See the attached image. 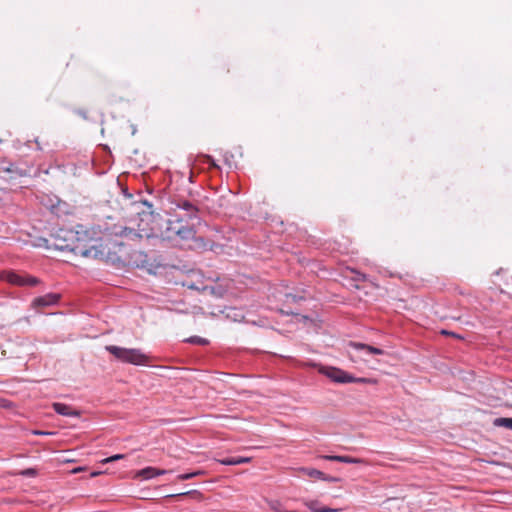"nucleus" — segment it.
I'll return each instance as SVG.
<instances>
[{
    "label": "nucleus",
    "instance_id": "obj_1",
    "mask_svg": "<svg viewBox=\"0 0 512 512\" xmlns=\"http://www.w3.org/2000/svg\"><path fill=\"white\" fill-rule=\"evenodd\" d=\"M177 207L184 212V214H176L174 218L167 220L165 230L162 232V237L165 240L173 242L175 245L184 246L187 242L196 240V230L194 223H189V220L197 219V207L187 200H182L177 204Z\"/></svg>",
    "mask_w": 512,
    "mask_h": 512
},
{
    "label": "nucleus",
    "instance_id": "obj_2",
    "mask_svg": "<svg viewBox=\"0 0 512 512\" xmlns=\"http://www.w3.org/2000/svg\"><path fill=\"white\" fill-rule=\"evenodd\" d=\"M133 214L138 219H130L131 225L123 227L117 235L126 238L127 240L136 241L143 238H150L154 235L153 227V212L152 205L147 201H136L131 203Z\"/></svg>",
    "mask_w": 512,
    "mask_h": 512
},
{
    "label": "nucleus",
    "instance_id": "obj_3",
    "mask_svg": "<svg viewBox=\"0 0 512 512\" xmlns=\"http://www.w3.org/2000/svg\"><path fill=\"white\" fill-rule=\"evenodd\" d=\"M106 350L112 354L117 360L132 365H147L149 356L142 350L136 348H123L115 345L106 346Z\"/></svg>",
    "mask_w": 512,
    "mask_h": 512
},
{
    "label": "nucleus",
    "instance_id": "obj_4",
    "mask_svg": "<svg viewBox=\"0 0 512 512\" xmlns=\"http://www.w3.org/2000/svg\"><path fill=\"white\" fill-rule=\"evenodd\" d=\"M96 241L87 229L79 225L76 229L73 253L82 257H95L98 253Z\"/></svg>",
    "mask_w": 512,
    "mask_h": 512
},
{
    "label": "nucleus",
    "instance_id": "obj_5",
    "mask_svg": "<svg viewBox=\"0 0 512 512\" xmlns=\"http://www.w3.org/2000/svg\"><path fill=\"white\" fill-rule=\"evenodd\" d=\"M76 237V229L60 228L53 234V246L60 251L73 253Z\"/></svg>",
    "mask_w": 512,
    "mask_h": 512
},
{
    "label": "nucleus",
    "instance_id": "obj_6",
    "mask_svg": "<svg viewBox=\"0 0 512 512\" xmlns=\"http://www.w3.org/2000/svg\"><path fill=\"white\" fill-rule=\"evenodd\" d=\"M0 279L17 286H35L40 282L39 279L34 276L18 274L12 271L0 273Z\"/></svg>",
    "mask_w": 512,
    "mask_h": 512
},
{
    "label": "nucleus",
    "instance_id": "obj_7",
    "mask_svg": "<svg viewBox=\"0 0 512 512\" xmlns=\"http://www.w3.org/2000/svg\"><path fill=\"white\" fill-rule=\"evenodd\" d=\"M319 373L325 375L330 380L336 383H352L354 380V376L336 367L321 366L319 368Z\"/></svg>",
    "mask_w": 512,
    "mask_h": 512
},
{
    "label": "nucleus",
    "instance_id": "obj_8",
    "mask_svg": "<svg viewBox=\"0 0 512 512\" xmlns=\"http://www.w3.org/2000/svg\"><path fill=\"white\" fill-rule=\"evenodd\" d=\"M59 300H60V294H58V293H48L46 295L36 297L32 301V306L34 308H37V307H49V306L56 305Z\"/></svg>",
    "mask_w": 512,
    "mask_h": 512
},
{
    "label": "nucleus",
    "instance_id": "obj_9",
    "mask_svg": "<svg viewBox=\"0 0 512 512\" xmlns=\"http://www.w3.org/2000/svg\"><path fill=\"white\" fill-rule=\"evenodd\" d=\"M348 346L356 351L364 352V354L370 355H382L384 354V351L380 348L370 346L364 343L359 342H350Z\"/></svg>",
    "mask_w": 512,
    "mask_h": 512
},
{
    "label": "nucleus",
    "instance_id": "obj_10",
    "mask_svg": "<svg viewBox=\"0 0 512 512\" xmlns=\"http://www.w3.org/2000/svg\"><path fill=\"white\" fill-rule=\"evenodd\" d=\"M52 407L54 411L62 416L67 417H78L80 416V412L78 410L73 409L70 405L61 403V402H55L52 404Z\"/></svg>",
    "mask_w": 512,
    "mask_h": 512
},
{
    "label": "nucleus",
    "instance_id": "obj_11",
    "mask_svg": "<svg viewBox=\"0 0 512 512\" xmlns=\"http://www.w3.org/2000/svg\"><path fill=\"white\" fill-rule=\"evenodd\" d=\"M323 459L328 461L342 462L347 464H363L365 461L361 458H354L346 455H325Z\"/></svg>",
    "mask_w": 512,
    "mask_h": 512
},
{
    "label": "nucleus",
    "instance_id": "obj_12",
    "mask_svg": "<svg viewBox=\"0 0 512 512\" xmlns=\"http://www.w3.org/2000/svg\"><path fill=\"white\" fill-rule=\"evenodd\" d=\"M218 462L222 465L233 466L240 465L244 463L250 462L249 457H227L223 459H219Z\"/></svg>",
    "mask_w": 512,
    "mask_h": 512
},
{
    "label": "nucleus",
    "instance_id": "obj_13",
    "mask_svg": "<svg viewBox=\"0 0 512 512\" xmlns=\"http://www.w3.org/2000/svg\"><path fill=\"white\" fill-rule=\"evenodd\" d=\"M298 471L311 478L321 479V477H324V473L315 468L301 467L298 469Z\"/></svg>",
    "mask_w": 512,
    "mask_h": 512
},
{
    "label": "nucleus",
    "instance_id": "obj_14",
    "mask_svg": "<svg viewBox=\"0 0 512 512\" xmlns=\"http://www.w3.org/2000/svg\"><path fill=\"white\" fill-rule=\"evenodd\" d=\"M306 506L312 512H334L335 511L334 509H330L325 506H320L318 501H309L306 503Z\"/></svg>",
    "mask_w": 512,
    "mask_h": 512
},
{
    "label": "nucleus",
    "instance_id": "obj_15",
    "mask_svg": "<svg viewBox=\"0 0 512 512\" xmlns=\"http://www.w3.org/2000/svg\"><path fill=\"white\" fill-rule=\"evenodd\" d=\"M136 477L144 480L155 478L154 467H146L137 471Z\"/></svg>",
    "mask_w": 512,
    "mask_h": 512
},
{
    "label": "nucleus",
    "instance_id": "obj_16",
    "mask_svg": "<svg viewBox=\"0 0 512 512\" xmlns=\"http://www.w3.org/2000/svg\"><path fill=\"white\" fill-rule=\"evenodd\" d=\"M494 424L512 430V418L500 417L495 419Z\"/></svg>",
    "mask_w": 512,
    "mask_h": 512
},
{
    "label": "nucleus",
    "instance_id": "obj_17",
    "mask_svg": "<svg viewBox=\"0 0 512 512\" xmlns=\"http://www.w3.org/2000/svg\"><path fill=\"white\" fill-rule=\"evenodd\" d=\"M201 474H203V471H194V472H190V473L179 474L177 476V479L181 480V481H185V480L192 479Z\"/></svg>",
    "mask_w": 512,
    "mask_h": 512
},
{
    "label": "nucleus",
    "instance_id": "obj_18",
    "mask_svg": "<svg viewBox=\"0 0 512 512\" xmlns=\"http://www.w3.org/2000/svg\"><path fill=\"white\" fill-rule=\"evenodd\" d=\"M189 343L197 344V345H207L209 341L206 338H202L200 336H192L189 339H187Z\"/></svg>",
    "mask_w": 512,
    "mask_h": 512
},
{
    "label": "nucleus",
    "instance_id": "obj_19",
    "mask_svg": "<svg viewBox=\"0 0 512 512\" xmlns=\"http://www.w3.org/2000/svg\"><path fill=\"white\" fill-rule=\"evenodd\" d=\"M19 474L25 477H34L37 475V470L35 468H27L20 471Z\"/></svg>",
    "mask_w": 512,
    "mask_h": 512
},
{
    "label": "nucleus",
    "instance_id": "obj_20",
    "mask_svg": "<svg viewBox=\"0 0 512 512\" xmlns=\"http://www.w3.org/2000/svg\"><path fill=\"white\" fill-rule=\"evenodd\" d=\"M352 383H365V384H375L376 383V380L374 379H371V378H356L354 377V380Z\"/></svg>",
    "mask_w": 512,
    "mask_h": 512
},
{
    "label": "nucleus",
    "instance_id": "obj_21",
    "mask_svg": "<svg viewBox=\"0 0 512 512\" xmlns=\"http://www.w3.org/2000/svg\"><path fill=\"white\" fill-rule=\"evenodd\" d=\"M125 457L124 454H115L111 457H108L106 459H104L102 462L103 463H110V462H113V461H116V460H120V459H123Z\"/></svg>",
    "mask_w": 512,
    "mask_h": 512
},
{
    "label": "nucleus",
    "instance_id": "obj_22",
    "mask_svg": "<svg viewBox=\"0 0 512 512\" xmlns=\"http://www.w3.org/2000/svg\"><path fill=\"white\" fill-rule=\"evenodd\" d=\"M203 162L205 164H208L209 167H217V165L215 164V162L211 156H208V155L203 156Z\"/></svg>",
    "mask_w": 512,
    "mask_h": 512
},
{
    "label": "nucleus",
    "instance_id": "obj_23",
    "mask_svg": "<svg viewBox=\"0 0 512 512\" xmlns=\"http://www.w3.org/2000/svg\"><path fill=\"white\" fill-rule=\"evenodd\" d=\"M154 472H155V477H157V476L165 475V474L171 472V470L159 469V468L154 467Z\"/></svg>",
    "mask_w": 512,
    "mask_h": 512
},
{
    "label": "nucleus",
    "instance_id": "obj_24",
    "mask_svg": "<svg viewBox=\"0 0 512 512\" xmlns=\"http://www.w3.org/2000/svg\"><path fill=\"white\" fill-rule=\"evenodd\" d=\"M320 480L328 481V482H334V481H336V478L331 477V476H327V475L324 474V477H321Z\"/></svg>",
    "mask_w": 512,
    "mask_h": 512
},
{
    "label": "nucleus",
    "instance_id": "obj_25",
    "mask_svg": "<svg viewBox=\"0 0 512 512\" xmlns=\"http://www.w3.org/2000/svg\"><path fill=\"white\" fill-rule=\"evenodd\" d=\"M442 334H444V335H451V336H454V337L460 338V336L456 335V334H455V333H453V332H449V331H447V330H443V331H442Z\"/></svg>",
    "mask_w": 512,
    "mask_h": 512
},
{
    "label": "nucleus",
    "instance_id": "obj_26",
    "mask_svg": "<svg viewBox=\"0 0 512 512\" xmlns=\"http://www.w3.org/2000/svg\"><path fill=\"white\" fill-rule=\"evenodd\" d=\"M34 434H36V435H48L49 433L48 432H43V431H35Z\"/></svg>",
    "mask_w": 512,
    "mask_h": 512
},
{
    "label": "nucleus",
    "instance_id": "obj_27",
    "mask_svg": "<svg viewBox=\"0 0 512 512\" xmlns=\"http://www.w3.org/2000/svg\"><path fill=\"white\" fill-rule=\"evenodd\" d=\"M189 492L187 493H180V494H176V495H169L168 497H176V496H184V495H187Z\"/></svg>",
    "mask_w": 512,
    "mask_h": 512
},
{
    "label": "nucleus",
    "instance_id": "obj_28",
    "mask_svg": "<svg viewBox=\"0 0 512 512\" xmlns=\"http://www.w3.org/2000/svg\"><path fill=\"white\" fill-rule=\"evenodd\" d=\"M35 143L37 144V148H38V150H41L42 148L40 147V145H39V142H38V139H37V138L35 139Z\"/></svg>",
    "mask_w": 512,
    "mask_h": 512
},
{
    "label": "nucleus",
    "instance_id": "obj_29",
    "mask_svg": "<svg viewBox=\"0 0 512 512\" xmlns=\"http://www.w3.org/2000/svg\"><path fill=\"white\" fill-rule=\"evenodd\" d=\"M358 279H365V274H359Z\"/></svg>",
    "mask_w": 512,
    "mask_h": 512
}]
</instances>
